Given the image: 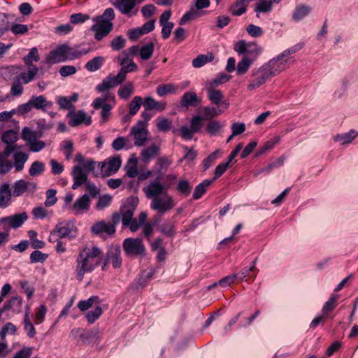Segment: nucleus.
<instances>
[{
  "instance_id": "1",
  "label": "nucleus",
  "mask_w": 358,
  "mask_h": 358,
  "mask_svg": "<svg viewBox=\"0 0 358 358\" xmlns=\"http://www.w3.org/2000/svg\"><path fill=\"white\" fill-rule=\"evenodd\" d=\"M101 252L97 247H93L90 250L84 249L77 257V279L82 280L85 273L92 272L101 262L99 258Z\"/></svg>"
},
{
  "instance_id": "2",
  "label": "nucleus",
  "mask_w": 358,
  "mask_h": 358,
  "mask_svg": "<svg viewBox=\"0 0 358 358\" xmlns=\"http://www.w3.org/2000/svg\"><path fill=\"white\" fill-rule=\"evenodd\" d=\"M122 247L127 256H143L145 252L141 238H126L123 241Z\"/></svg>"
},
{
  "instance_id": "3",
  "label": "nucleus",
  "mask_w": 358,
  "mask_h": 358,
  "mask_svg": "<svg viewBox=\"0 0 358 358\" xmlns=\"http://www.w3.org/2000/svg\"><path fill=\"white\" fill-rule=\"evenodd\" d=\"M270 70L268 69V66L265 64L257 70H254L252 73V76L255 78L248 85L247 88L249 91H252L264 83L273 76L271 73Z\"/></svg>"
},
{
  "instance_id": "4",
  "label": "nucleus",
  "mask_w": 358,
  "mask_h": 358,
  "mask_svg": "<svg viewBox=\"0 0 358 358\" xmlns=\"http://www.w3.org/2000/svg\"><path fill=\"white\" fill-rule=\"evenodd\" d=\"M175 206L172 196L165 194L163 198L157 197L152 199L150 207L152 210L158 211L161 215L171 210Z\"/></svg>"
},
{
  "instance_id": "5",
  "label": "nucleus",
  "mask_w": 358,
  "mask_h": 358,
  "mask_svg": "<svg viewBox=\"0 0 358 358\" xmlns=\"http://www.w3.org/2000/svg\"><path fill=\"white\" fill-rule=\"evenodd\" d=\"M171 185V182L167 185H164L159 181H153L147 187H144L143 191L148 199H154V198L159 197L160 195L167 194Z\"/></svg>"
},
{
  "instance_id": "6",
  "label": "nucleus",
  "mask_w": 358,
  "mask_h": 358,
  "mask_svg": "<svg viewBox=\"0 0 358 358\" xmlns=\"http://www.w3.org/2000/svg\"><path fill=\"white\" fill-rule=\"evenodd\" d=\"M92 106L95 110L101 109V124L108 121L109 117L111 115V110L113 106L107 103L106 97H98L95 99L92 102Z\"/></svg>"
},
{
  "instance_id": "7",
  "label": "nucleus",
  "mask_w": 358,
  "mask_h": 358,
  "mask_svg": "<svg viewBox=\"0 0 358 358\" xmlns=\"http://www.w3.org/2000/svg\"><path fill=\"white\" fill-rule=\"evenodd\" d=\"M55 231L58 233L59 238H67L69 240L74 238L77 236L78 229L75 224L72 221L66 222L65 223L59 222L55 226Z\"/></svg>"
},
{
  "instance_id": "8",
  "label": "nucleus",
  "mask_w": 358,
  "mask_h": 358,
  "mask_svg": "<svg viewBox=\"0 0 358 358\" xmlns=\"http://www.w3.org/2000/svg\"><path fill=\"white\" fill-rule=\"evenodd\" d=\"M67 117L69 118V124L73 127H78L82 123L87 126L92 123L91 116H87V113L83 110L78 111L71 110L68 113Z\"/></svg>"
},
{
  "instance_id": "9",
  "label": "nucleus",
  "mask_w": 358,
  "mask_h": 358,
  "mask_svg": "<svg viewBox=\"0 0 358 358\" xmlns=\"http://www.w3.org/2000/svg\"><path fill=\"white\" fill-rule=\"evenodd\" d=\"M110 2L123 15L131 17L137 14V10L133 11L137 0H110Z\"/></svg>"
},
{
  "instance_id": "10",
  "label": "nucleus",
  "mask_w": 358,
  "mask_h": 358,
  "mask_svg": "<svg viewBox=\"0 0 358 358\" xmlns=\"http://www.w3.org/2000/svg\"><path fill=\"white\" fill-rule=\"evenodd\" d=\"M145 126L144 121H138L137 124L132 127L130 134L134 136V144L137 146H142L148 138V131Z\"/></svg>"
},
{
  "instance_id": "11",
  "label": "nucleus",
  "mask_w": 358,
  "mask_h": 358,
  "mask_svg": "<svg viewBox=\"0 0 358 358\" xmlns=\"http://www.w3.org/2000/svg\"><path fill=\"white\" fill-rule=\"evenodd\" d=\"M124 80V78L120 72L116 76L110 73L102 80L101 84L96 86V90L101 92H106L110 88L120 85Z\"/></svg>"
},
{
  "instance_id": "12",
  "label": "nucleus",
  "mask_w": 358,
  "mask_h": 358,
  "mask_svg": "<svg viewBox=\"0 0 358 358\" xmlns=\"http://www.w3.org/2000/svg\"><path fill=\"white\" fill-rule=\"evenodd\" d=\"M96 21V22L92 26L91 30L94 31V38L96 41H101L113 30V23Z\"/></svg>"
},
{
  "instance_id": "13",
  "label": "nucleus",
  "mask_w": 358,
  "mask_h": 358,
  "mask_svg": "<svg viewBox=\"0 0 358 358\" xmlns=\"http://www.w3.org/2000/svg\"><path fill=\"white\" fill-rule=\"evenodd\" d=\"M283 58H280V55L270 60L265 65L268 66V69L270 70L271 73L273 76H275L280 73L282 71L285 70L287 67V63L289 62H294L292 58L282 60Z\"/></svg>"
},
{
  "instance_id": "14",
  "label": "nucleus",
  "mask_w": 358,
  "mask_h": 358,
  "mask_svg": "<svg viewBox=\"0 0 358 358\" xmlns=\"http://www.w3.org/2000/svg\"><path fill=\"white\" fill-rule=\"evenodd\" d=\"M27 219L28 215L27 213L23 212L1 218L0 224H6L13 229H17L21 227Z\"/></svg>"
},
{
  "instance_id": "15",
  "label": "nucleus",
  "mask_w": 358,
  "mask_h": 358,
  "mask_svg": "<svg viewBox=\"0 0 358 358\" xmlns=\"http://www.w3.org/2000/svg\"><path fill=\"white\" fill-rule=\"evenodd\" d=\"M71 175L73 179L72 189H76L87 182V173L80 166H74L72 169Z\"/></svg>"
},
{
  "instance_id": "16",
  "label": "nucleus",
  "mask_w": 358,
  "mask_h": 358,
  "mask_svg": "<svg viewBox=\"0 0 358 358\" xmlns=\"http://www.w3.org/2000/svg\"><path fill=\"white\" fill-rule=\"evenodd\" d=\"M66 43L59 45L55 50L50 51L46 58L47 62L56 64L66 61Z\"/></svg>"
},
{
  "instance_id": "17",
  "label": "nucleus",
  "mask_w": 358,
  "mask_h": 358,
  "mask_svg": "<svg viewBox=\"0 0 358 358\" xmlns=\"http://www.w3.org/2000/svg\"><path fill=\"white\" fill-rule=\"evenodd\" d=\"M115 231L114 225H110V223H108L104 220L95 222L91 227L92 233L99 236L103 232L108 235H113L115 233Z\"/></svg>"
},
{
  "instance_id": "18",
  "label": "nucleus",
  "mask_w": 358,
  "mask_h": 358,
  "mask_svg": "<svg viewBox=\"0 0 358 358\" xmlns=\"http://www.w3.org/2000/svg\"><path fill=\"white\" fill-rule=\"evenodd\" d=\"M201 102L196 94L194 92H186L183 94L180 99V106L182 108L188 109L189 107H196Z\"/></svg>"
},
{
  "instance_id": "19",
  "label": "nucleus",
  "mask_w": 358,
  "mask_h": 358,
  "mask_svg": "<svg viewBox=\"0 0 358 358\" xmlns=\"http://www.w3.org/2000/svg\"><path fill=\"white\" fill-rule=\"evenodd\" d=\"M108 259H110V263L115 268H118L122 266V257L120 247L118 245H111L107 252Z\"/></svg>"
},
{
  "instance_id": "20",
  "label": "nucleus",
  "mask_w": 358,
  "mask_h": 358,
  "mask_svg": "<svg viewBox=\"0 0 358 358\" xmlns=\"http://www.w3.org/2000/svg\"><path fill=\"white\" fill-rule=\"evenodd\" d=\"M145 110H155L162 112L165 110L166 103L164 101H157L151 96L146 97L143 101Z\"/></svg>"
},
{
  "instance_id": "21",
  "label": "nucleus",
  "mask_w": 358,
  "mask_h": 358,
  "mask_svg": "<svg viewBox=\"0 0 358 358\" xmlns=\"http://www.w3.org/2000/svg\"><path fill=\"white\" fill-rule=\"evenodd\" d=\"M29 103L31 105L32 108L37 110H45L46 107H50L52 105V103L48 101L43 95L32 96L29 99Z\"/></svg>"
},
{
  "instance_id": "22",
  "label": "nucleus",
  "mask_w": 358,
  "mask_h": 358,
  "mask_svg": "<svg viewBox=\"0 0 358 358\" xmlns=\"http://www.w3.org/2000/svg\"><path fill=\"white\" fill-rule=\"evenodd\" d=\"M311 10L312 8L310 6L306 4L297 5L293 11L292 19L299 22L307 16Z\"/></svg>"
},
{
  "instance_id": "23",
  "label": "nucleus",
  "mask_w": 358,
  "mask_h": 358,
  "mask_svg": "<svg viewBox=\"0 0 358 358\" xmlns=\"http://www.w3.org/2000/svg\"><path fill=\"white\" fill-rule=\"evenodd\" d=\"M203 120H213V119L219 116L223 113V110L220 108H215L213 106H204L201 108Z\"/></svg>"
},
{
  "instance_id": "24",
  "label": "nucleus",
  "mask_w": 358,
  "mask_h": 358,
  "mask_svg": "<svg viewBox=\"0 0 358 358\" xmlns=\"http://www.w3.org/2000/svg\"><path fill=\"white\" fill-rule=\"evenodd\" d=\"M38 72V69L36 66H28L27 72L21 73L20 76L15 78L20 80L21 83L27 84L34 79Z\"/></svg>"
},
{
  "instance_id": "25",
  "label": "nucleus",
  "mask_w": 358,
  "mask_h": 358,
  "mask_svg": "<svg viewBox=\"0 0 358 358\" xmlns=\"http://www.w3.org/2000/svg\"><path fill=\"white\" fill-rule=\"evenodd\" d=\"M10 185L4 183L0 186V207H6L12 197Z\"/></svg>"
},
{
  "instance_id": "26",
  "label": "nucleus",
  "mask_w": 358,
  "mask_h": 358,
  "mask_svg": "<svg viewBox=\"0 0 358 358\" xmlns=\"http://www.w3.org/2000/svg\"><path fill=\"white\" fill-rule=\"evenodd\" d=\"M121 159L120 157H113L108 158V166L104 172V176H110L116 173L121 166Z\"/></svg>"
},
{
  "instance_id": "27",
  "label": "nucleus",
  "mask_w": 358,
  "mask_h": 358,
  "mask_svg": "<svg viewBox=\"0 0 358 358\" xmlns=\"http://www.w3.org/2000/svg\"><path fill=\"white\" fill-rule=\"evenodd\" d=\"M66 59L73 60L78 58H80L83 55H85L90 52V49H82L78 50L76 48L70 47L69 45L66 44Z\"/></svg>"
},
{
  "instance_id": "28",
  "label": "nucleus",
  "mask_w": 358,
  "mask_h": 358,
  "mask_svg": "<svg viewBox=\"0 0 358 358\" xmlns=\"http://www.w3.org/2000/svg\"><path fill=\"white\" fill-rule=\"evenodd\" d=\"M208 98L212 103L220 108L222 99L224 98L222 92L220 90L207 87Z\"/></svg>"
},
{
  "instance_id": "29",
  "label": "nucleus",
  "mask_w": 358,
  "mask_h": 358,
  "mask_svg": "<svg viewBox=\"0 0 358 358\" xmlns=\"http://www.w3.org/2000/svg\"><path fill=\"white\" fill-rule=\"evenodd\" d=\"M29 155L23 152H17L13 155L14 166L16 171H20L24 169L25 162L27 161Z\"/></svg>"
},
{
  "instance_id": "30",
  "label": "nucleus",
  "mask_w": 358,
  "mask_h": 358,
  "mask_svg": "<svg viewBox=\"0 0 358 358\" xmlns=\"http://www.w3.org/2000/svg\"><path fill=\"white\" fill-rule=\"evenodd\" d=\"M90 197L87 194H85L75 201L73 208L77 211H86L90 208Z\"/></svg>"
},
{
  "instance_id": "31",
  "label": "nucleus",
  "mask_w": 358,
  "mask_h": 358,
  "mask_svg": "<svg viewBox=\"0 0 358 358\" xmlns=\"http://www.w3.org/2000/svg\"><path fill=\"white\" fill-rule=\"evenodd\" d=\"M13 192L12 195L15 197L21 196L26 191L29 189V182L21 179L19 180H17L13 187Z\"/></svg>"
},
{
  "instance_id": "32",
  "label": "nucleus",
  "mask_w": 358,
  "mask_h": 358,
  "mask_svg": "<svg viewBox=\"0 0 358 358\" xmlns=\"http://www.w3.org/2000/svg\"><path fill=\"white\" fill-rule=\"evenodd\" d=\"M213 182V180H204L202 182L196 186L192 194L193 199L195 200L200 199L206 192L207 187Z\"/></svg>"
},
{
  "instance_id": "33",
  "label": "nucleus",
  "mask_w": 358,
  "mask_h": 358,
  "mask_svg": "<svg viewBox=\"0 0 358 358\" xmlns=\"http://www.w3.org/2000/svg\"><path fill=\"white\" fill-rule=\"evenodd\" d=\"M214 59V55L212 52H208L206 55H199L192 60V66L194 68H200L207 62H210Z\"/></svg>"
},
{
  "instance_id": "34",
  "label": "nucleus",
  "mask_w": 358,
  "mask_h": 358,
  "mask_svg": "<svg viewBox=\"0 0 358 358\" xmlns=\"http://www.w3.org/2000/svg\"><path fill=\"white\" fill-rule=\"evenodd\" d=\"M104 62V57L97 56L87 62L85 64V69L90 72H94L101 68Z\"/></svg>"
},
{
  "instance_id": "35",
  "label": "nucleus",
  "mask_w": 358,
  "mask_h": 358,
  "mask_svg": "<svg viewBox=\"0 0 358 358\" xmlns=\"http://www.w3.org/2000/svg\"><path fill=\"white\" fill-rule=\"evenodd\" d=\"M254 62L249 57L244 56L238 63L236 67V74L238 76L246 73Z\"/></svg>"
},
{
  "instance_id": "36",
  "label": "nucleus",
  "mask_w": 358,
  "mask_h": 358,
  "mask_svg": "<svg viewBox=\"0 0 358 358\" xmlns=\"http://www.w3.org/2000/svg\"><path fill=\"white\" fill-rule=\"evenodd\" d=\"M229 10L234 16H240L247 10V6L242 0H237L229 7Z\"/></svg>"
},
{
  "instance_id": "37",
  "label": "nucleus",
  "mask_w": 358,
  "mask_h": 358,
  "mask_svg": "<svg viewBox=\"0 0 358 358\" xmlns=\"http://www.w3.org/2000/svg\"><path fill=\"white\" fill-rule=\"evenodd\" d=\"M138 198L136 196H130L124 201L120 210H128L134 213L138 205Z\"/></svg>"
},
{
  "instance_id": "38",
  "label": "nucleus",
  "mask_w": 358,
  "mask_h": 358,
  "mask_svg": "<svg viewBox=\"0 0 358 358\" xmlns=\"http://www.w3.org/2000/svg\"><path fill=\"white\" fill-rule=\"evenodd\" d=\"M357 136V133L355 130H351L348 133L336 135L334 139L335 141L341 142L342 144H347L351 143Z\"/></svg>"
},
{
  "instance_id": "39",
  "label": "nucleus",
  "mask_w": 358,
  "mask_h": 358,
  "mask_svg": "<svg viewBox=\"0 0 358 358\" xmlns=\"http://www.w3.org/2000/svg\"><path fill=\"white\" fill-rule=\"evenodd\" d=\"M338 297L339 295H332L324 305L322 313L328 316L329 313H331L337 306V300Z\"/></svg>"
},
{
  "instance_id": "40",
  "label": "nucleus",
  "mask_w": 358,
  "mask_h": 358,
  "mask_svg": "<svg viewBox=\"0 0 358 358\" xmlns=\"http://www.w3.org/2000/svg\"><path fill=\"white\" fill-rule=\"evenodd\" d=\"M262 48L255 43H248L246 55L254 62L261 54Z\"/></svg>"
},
{
  "instance_id": "41",
  "label": "nucleus",
  "mask_w": 358,
  "mask_h": 358,
  "mask_svg": "<svg viewBox=\"0 0 358 358\" xmlns=\"http://www.w3.org/2000/svg\"><path fill=\"white\" fill-rule=\"evenodd\" d=\"M280 138L279 136H275L274 138L267 141L263 146H262L257 152L256 155L260 156L265 152L273 149L274 145L280 141Z\"/></svg>"
},
{
  "instance_id": "42",
  "label": "nucleus",
  "mask_w": 358,
  "mask_h": 358,
  "mask_svg": "<svg viewBox=\"0 0 358 358\" xmlns=\"http://www.w3.org/2000/svg\"><path fill=\"white\" fill-rule=\"evenodd\" d=\"M134 92V85L132 83H127L124 86L121 87L117 92L118 95L122 99H128Z\"/></svg>"
},
{
  "instance_id": "43",
  "label": "nucleus",
  "mask_w": 358,
  "mask_h": 358,
  "mask_svg": "<svg viewBox=\"0 0 358 358\" xmlns=\"http://www.w3.org/2000/svg\"><path fill=\"white\" fill-rule=\"evenodd\" d=\"M44 171L45 164L44 163L40 161L34 162L29 169V173L32 177L41 175Z\"/></svg>"
},
{
  "instance_id": "44",
  "label": "nucleus",
  "mask_w": 358,
  "mask_h": 358,
  "mask_svg": "<svg viewBox=\"0 0 358 358\" xmlns=\"http://www.w3.org/2000/svg\"><path fill=\"white\" fill-rule=\"evenodd\" d=\"M176 189L180 194L187 196L191 192L192 187L187 180L183 179L178 182Z\"/></svg>"
},
{
  "instance_id": "45",
  "label": "nucleus",
  "mask_w": 358,
  "mask_h": 358,
  "mask_svg": "<svg viewBox=\"0 0 358 358\" xmlns=\"http://www.w3.org/2000/svg\"><path fill=\"white\" fill-rule=\"evenodd\" d=\"M177 88L174 85L169 83L166 85H161L157 87L156 92L159 96H164L168 94H174Z\"/></svg>"
},
{
  "instance_id": "46",
  "label": "nucleus",
  "mask_w": 358,
  "mask_h": 358,
  "mask_svg": "<svg viewBox=\"0 0 358 358\" xmlns=\"http://www.w3.org/2000/svg\"><path fill=\"white\" fill-rule=\"evenodd\" d=\"M159 148L155 145H152L142 150L141 155L145 161H148L158 154Z\"/></svg>"
},
{
  "instance_id": "47",
  "label": "nucleus",
  "mask_w": 358,
  "mask_h": 358,
  "mask_svg": "<svg viewBox=\"0 0 358 358\" xmlns=\"http://www.w3.org/2000/svg\"><path fill=\"white\" fill-rule=\"evenodd\" d=\"M155 46L152 43H149L143 46L139 51L141 58L143 60L149 59L154 52Z\"/></svg>"
},
{
  "instance_id": "48",
  "label": "nucleus",
  "mask_w": 358,
  "mask_h": 358,
  "mask_svg": "<svg viewBox=\"0 0 358 358\" xmlns=\"http://www.w3.org/2000/svg\"><path fill=\"white\" fill-rule=\"evenodd\" d=\"M103 310L100 306H96L94 310L87 313L85 318L90 324H93L102 314Z\"/></svg>"
},
{
  "instance_id": "49",
  "label": "nucleus",
  "mask_w": 358,
  "mask_h": 358,
  "mask_svg": "<svg viewBox=\"0 0 358 358\" xmlns=\"http://www.w3.org/2000/svg\"><path fill=\"white\" fill-rule=\"evenodd\" d=\"M115 15L112 8H106L101 15L97 16L94 20L102 21L103 22H112L115 19Z\"/></svg>"
},
{
  "instance_id": "50",
  "label": "nucleus",
  "mask_w": 358,
  "mask_h": 358,
  "mask_svg": "<svg viewBox=\"0 0 358 358\" xmlns=\"http://www.w3.org/2000/svg\"><path fill=\"white\" fill-rule=\"evenodd\" d=\"M142 104H143L142 98L139 96H134L129 103L130 115H136Z\"/></svg>"
},
{
  "instance_id": "51",
  "label": "nucleus",
  "mask_w": 358,
  "mask_h": 358,
  "mask_svg": "<svg viewBox=\"0 0 358 358\" xmlns=\"http://www.w3.org/2000/svg\"><path fill=\"white\" fill-rule=\"evenodd\" d=\"M39 59L40 57L38 49L36 48H33L31 49L29 54L24 57V62L28 66H34L32 64L33 61L38 62L39 61Z\"/></svg>"
},
{
  "instance_id": "52",
  "label": "nucleus",
  "mask_w": 358,
  "mask_h": 358,
  "mask_svg": "<svg viewBox=\"0 0 358 358\" xmlns=\"http://www.w3.org/2000/svg\"><path fill=\"white\" fill-rule=\"evenodd\" d=\"M222 125L220 122L217 120H210L206 127V131L210 136L216 135L220 129H221Z\"/></svg>"
},
{
  "instance_id": "53",
  "label": "nucleus",
  "mask_w": 358,
  "mask_h": 358,
  "mask_svg": "<svg viewBox=\"0 0 358 358\" xmlns=\"http://www.w3.org/2000/svg\"><path fill=\"white\" fill-rule=\"evenodd\" d=\"M99 302V297L97 296H93L90 297L87 300L80 301L78 307L82 311H85L91 308L94 303H96Z\"/></svg>"
},
{
  "instance_id": "54",
  "label": "nucleus",
  "mask_w": 358,
  "mask_h": 358,
  "mask_svg": "<svg viewBox=\"0 0 358 358\" xmlns=\"http://www.w3.org/2000/svg\"><path fill=\"white\" fill-rule=\"evenodd\" d=\"M98 331L95 329H82L80 338L85 343H90L97 335Z\"/></svg>"
},
{
  "instance_id": "55",
  "label": "nucleus",
  "mask_w": 358,
  "mask_h": 358,
  "mask_svg": "<svg viewBox=\"0 0 358 358\" xmlns=\"http://www.w3.org/2000/svg\"><path fill=\"white\" fill-rule=\"evenodd\" d=\"M17 331L16 327L11 322L6 323L0 331V338L3 341L8 334L15 335Z\"/></svg>"
},
{
  "instance_id": "56",
  "label": "nucleus",
  "mask_w": 358,
  "mask_h": 358,
  "mask_svg": "<svg viewBox=\"0 0 358 358\" xmlns=\"http://www.w3.org/2000/svg\"><path fill=\"white\" fill-rule=\"evenodd\" d=\"M22 138L29 145L37 138V133L33 131L28 127H24L22 131Z\"/></svg>"
},
{
  "instance_id": "57",
  "label": "nucleus",
  "mask_w": 358,
  "mask_h": 358,
  "mask_svg": "<svg viewBox=\"0 0 358 358\" xmlns=\"http://www.w3.org/2000/svg\"><path fill=\"white\" fill-rule=\"evenodd\" d=\"M17 138V134L11 129L5 131L1 136L2 141L6 144L14 143Z\"/></svg>"
},
{
  "instance_id": "58",
  "label": "nucleus",
  "mask_w": 358,
  "mask_h": 358,
  "mask_svg": "<svg viewBox=\"0 0 358 358\" xmlns=\"http://www.w3.org/2000/svg\"><path fill=\"white\" fill-rule=\"evenodd\" d=\"M272 8V1H267L266 0H262L259 2L256 8H255V11L257 13V17H259V13L263 12L266 13L269 12Z\"/></svg>"
},
{
  "instance_id": "59",
  "label": "nucleus",
  "mask_w": 358,
  "mask_h": 358,
  "mask_svg": "<svg viewBox=\"0 0 358 358\" xmlns=\"http://www.w3.org/2000/svg\"><path fill=\"white\" fill-rule=\"evenodd\" d=\"M171 164V161L169 160L167 157H162L158 158L157 162L156 163V166L157 167L158 173H164L166 171L168 167Z\"/></svg>"
},
{
  "instance_id": "60",
  "label": "nucleus",
  "mask_w": 358,
  "mask_h": 358,
  "mask_svg": "<svg viewBox=\"0 0 358 358\" xmlns=\"http://www.w3.org/2000/svg\"><path fill=\"white\" fill-rule=\"evenodd\" d=\"M172 122L166 117L158 118L157 123V129L159 131L166 132L171 129Z\"/></svg>"
},
{
  "instance_id": "61",
  "label": "nucleus",
  "mask_w": 358,
  "mask_h": 358,
  "mask_svg": "<svg viewBox=\"0 0 358 358\" xmlns=\"http://www.w3.org/2000/svg\"><path fill=\"white\" fill-rule=\"evenodd\" d=\"M28 236L31 242V246L34 248H43L45 246V243L43 241L37 239V233L34 230L28 231Z\"/></svg>"
},
{
  "instance_id": "62",
  "label": "nucleus",
  "mask_w": 358,
  "mask_h": 358,
  "mask_svg": "<svg viewBox=\"0 0 358 358\" xmlns=\"http://www.w3.org/2000/svg\"><path fill=\"white\" fill-rule=\"evenodd\" d=\"M48 258V255L43 253L39 250H34L30 255V261L31 263H43Z\"/></svg>"
},
{
  "instance_id": "63",
  "label": "nucleus",
  "mask_w": 358,
  "mask_h": 358,
  "mask_svg": "<svg viewBox=\"0 0 358 358\" xmlns=\"http://www.w3.org/2000/svg\"><path fill=\"white\" fill-rule=\"evenodd\" d=\"M126 40L122 36H116L110 42V47L113 50L119 51L125 46Z\"/></svg>"
},
{
  "instance_id": "64",
  "label": "nucleus",
  "mask_w": 358,
  "mask_h": 358,
  "mask_svg": "<svg viewBox=\"0 0 358 358\" xmlns=\"http://www.w3.org/2000/svg\"><path fill=\"white\" fill-rule=\"evenodd\" d=\"M203 118L201 115L194 116L190 121V128L194 133H197L200 131L203 127Z\"/></svg>"
}]
</instances>
